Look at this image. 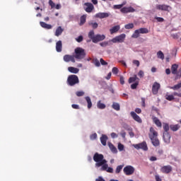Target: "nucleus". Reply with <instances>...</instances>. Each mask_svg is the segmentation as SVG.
Masks as SVG:
<instances>
[{
	"label": "nucleus",
	"instance_id": "obj_1",
	"mask_svg": "<svg viewBox=\"0 0 181 181\" xmlns=\"http://www.w3.org/2000/svg\"><path fill=\"white\" fill-rule=\"evenodd\" d=\"M93 160L96 163L95 164V168H101V166L107 163V160L104 159V155L98 153L94 154Z\"/></svg>",
	"mask_w": 181,
	"mask_h": 181
},
{
	"label": "nucleus",
	"instance_id": "obj_2",
	"mask_svg": "<svg viewBox=\"0 0 181 181\" xmlns=\"http://www.w3.org/2000/svg\"><path fill=\"white\" fill-rule=\"evenodd\" d=\"M88 36L93 43H98V42H103L105 39V35L97 34L95 35L94 30H93L88 33Z\"/></svg>",
	"mask_w": 181,
	"mask_h": 181
},
{
	"label": "nucleus",
	"instance_id": "obj_3",
	"mask_svg": "<svg viewBox=\"0 0 181 181\" xmlns=\"http://www.w3.org/2000/svg\"><path fill=\"white\" fill-rule=\"evenodd\" d=\"M75 55L74 57L75 59H77L78 60H81L86 57V51L84 49L81 47H76L75 49Z\"/></svg>",
	"mask_w": 181,
	"mask_h": 181
},
{
	"label": "nucleus",
	"instance_id": "obj_4",
	"mask_svg": "<svg viewBox=\"0 0 181 181\" xmlns=\"http://www.w3.org/2000/svg\"><path fill=\"white\" fill-rule=\"evenodd\" d=\"M67 83L71 87H73V86H76V84H78V76H77L76 75L69 76L67 78Z\"/></svg>",
	"mask_w": 181,
	"mask_h": 181
},
{
	"label": "nucleus",
	"instance_id": "obj_5",
	"mask_svg": "<svg viewBox=\"0 0 181 181\" xmlns=\"http://www.w3.org/2000/svg\"><path fill=\"white\" fill-rule=\"evenodd\" d=\"M140 33H141L142 35L149 33V30H148V28H141L138 30H136L132 35V37H134V39H138V37H139Z\"/></svg>",
	"mask_w": 181,
	"mask_h": 181
},
{
	"label": "nucleus",
	"instance_id": "obj_6",
	"mask_svg": "<svg viewBox=\"0 0 181 181\" xmlns=\"http://www.w3.org/2000/svg\"><path fill=\"white\" fill-rule=\"evenodd\" d=\"M132 146H134L135 149H137V151H139V149H142V151H148V144H146V141H143L139 144H133Z\"/></svg>",
	"mask_w": 181,
	"mask_h": 181
},
{
	"label": "nucleus",
	"instance_id": "obj_7",
	"mask_svg": "<svg viewBox=\"0 0 181 181\" xmlns=\"http://www.w3.org/2000/svg\"><path fill=\"white\" fill-rule=\"evenodd\" d=\"M156 9H157V11L170 12V11H172V7L166 4H156Z\"/></svg>",
	"mask_w": 181,
	"mask_h": 181
},
{
	"label": "nucleus",
	"instance_id": "obj_8",
	"mask_svg": "<svg viewBox=\"0 0 181 181\" xmlns=\"http://www.w3.org/2000/svg\"><path fill=\"white\" fill-rule=\"evenodd\" d=\"M125 37H127V35L123 33L118 36H116L115 37L112 39L111 41L112 42V43H124Z\"/></svg>",
	"mask_w": 181,
	"mask_h": 181
},
{
	"label": "nucleus",
	"instance_id": "obj_9",
	"mask_svg": "<svg viewBox=\"0 0 181 181\" xmlns=\"http://www.w3.org/2000/svg\"><path fill=\"white\" fill-rule=\"evenodd\" d=\"M123 172L126 176H131V175H134L135 168L132 165H127L124 168Z\"/></svg>",
	"mask_w": 181,
	"mask_h": 181
},
{
	"label": "nucleus",
	"instance_id": "obj_10",
	"mask_svg": "<svg viewBox=\"0 0 181 181\" xmlns=\"http://www.w3.org/2000/svg\"><path fill=\"white\" fill-rule=\"evenodd\" d=\"M120 12H122V13H132L135 12V8L132 6L123 7L120 9Z\"/></svg>",
	"mask_w": 181,
	"mask_h": 181
},
{
	"label": "nucleus",
	"instance_id": "obj_11",
	"mask_svg": "<svg viewBox=\"0 0 181 181\" xmlns=\"http://www.w3.org/2000/svg\"><path fill=\"white\" fill-rule=\"evenodd\" d=\"M64 61L66 63H69V62H71L72 63H76V59L74 55L66 54L64 56Z\"/></svg>",
	"mask_w": 181,
	"mask_h": 181
},
{
	"label": "nucleus",
	"instance_id": "obj_12",
	"mask_svg": "<svg viewBox=\"0 0 181 181\" xmlns=\"http://www.w3.org/2000/svg\"><path fill=\"white\" fill-rule=\"evenodd\" d=\"M159 88H160V84L158 82H155L152 86V93L154 95H156V94H158Z\"/></svg>",
	"mask_w": 181,
	"mask_h": 181
},
{
	"label": "nucleus",
	"instance_id": "obj_13",
	"mask_svg": "<svg viewBox=\"0 0 181 181\" xmlns=\"http://www.w3.org/2000/svg\"><path fill=\"white\" fill-rule=\"evenodd\" d=\"M100 170H105L107 172V173H114V169L111 167H108V164H107V163L102 165Z\"/></svg>",
	"mask_w": 181,
	"mask_h": 181
},
{
	"label": "nucleus",
	"instance_id": "obj_14",
	"mask_svg": "<svg viewBox=\"0 0 181 181\" xmlns=\"http://www.w3.org/2000/svg\"><path fill=\"white\" fill-rule=\"evenodd\" d=\"M172 166L170 165H164L160 168V172H162V173H170V172H172Z\"/></svg>",
	"mask_w": 181,
	"mask_h": 181
},
{
	"label": "nucleus",
	"instance_id": "obj_15",
	"mask_svg": "<svg viewBox=\"0 0 181 181\" xmlns=\"http://www.w3.org/2000/svg\"><path fill=\"white\" fill-rule=\"evenodd\" d=\"M148 136H149L150 139H152L153 138H157L158 132H156V130H155V129L153 127H151L150 132L148 134Z\"/></svg>",
	"mask_w": 181,
	"mask_h": 181
},
{
	"label": "nucleus",
	"instance_id": "obj_16",
	"mask_svg": "<svg viewBox=\"0 0 181 181\" xmlns=\"http://www.w3.org/2000/svg\"><path fill=\"white\" fill-rule=\"evenodd\" d=\"M84 6H87L85 8L86 12H87L88 13H91V12H93V10L94 9V6L93 5V4H91V3H85Z\"/></svg>",
	"mask_w": 181,
	"mask_h": 181
},
{
	"label": "nucleus",
	"instance_id": "obj_17",
	"mask_svg": "<svg viewBox=\"0 0 181 181\" xmlns=\"http://www.w3.org/2000/svg\"><path fill=\"white\" fill-rule=\"evenodd\" d=\"M163 138L165 144H170V134L169 132H163Z\"/></svg>",
	"mask_w": 181,
	"mask_h": 181
},
{
	"label": "nucleus",
	"instance_id": "obj_18",
	"mask_svg": "<svg viewBox=\"0 0 181 181\" xmlns=\"http://www.w3.org/2000/svg\"><path fill=\"white\" fill-rule=\"evenodd\" d=\"M130 114H131L133 119H134V121H136V122H139V124H141L142 122V119H141V117L139 116H138V115H136V113L135 112H131Z\"/></svg>",
	"mask_w": 181,
	"mask_h": 181
},
{
	"label": "nucleus",
	"instance_id": "obj_19",
	"mask_svg": "<svg viewBox=\"0 0 181 181\" xmlns=\"http://www.w3.org/2000/svg\"><path fill=\"white\" fill-rule=\"evenodd\" d=\"M153 122L158 127V128H162V122L159 119L155 116L152 117Z\"/></svg>",
	"mask_w": 181,
	"mask_h": 181
},
{
	"label": "nucleus",
	"instance_id": "obj_20",
	"mask_svg": "<svg viewBox=\"0 0 181 181\" xmlns=\"http://www.w3.org/2000/svg\"><path fill=\"white\" fill-rule=\"evenodd\" d=\"M95 18H99V19H104V18H108L110 13H98L95 14Z\"/></svg>",
	"mask_w": 181,
	"mask_h": 181
},
{
	"label": "nucleus",
	"instance_id": "obj_21",
	"mask_svg": "<svg viewBox=\"0 0 181 181\" xmlns=\"http://www.w3.org/2000/svg\"><path fill=\"white\" fill-rule=\"evenodd\" d=\"M63 49V44L62 43V40H59L56 43V50L58 53H60Z\"/></svg>",
	"mask_w": 181,
	"mask_h": 181
},
{
	"label": "nucleus",
	"instance_id": "obj_22",
	"mask_svg": "<svg viewBox=\"0 0 181 181\" xmlns=\"http://www.w3.org/2000/svg\"><path fill=\"white\" fill-rule=\"evenodd\" d=\"M107 141H108V136H107L105 134H103L100 137V142L103 146L107 145Z\"/></svg>",
	"mask_w": 181,
	"mask_h": 181
},
{
	"label": "nucleus",
	"instance_id": "obj_23",
	"mask_svg": "<svg viewBox=\"0 0 181 181\" xmlns=\"http://www.w3.org/2000/svg\"><path fill=\"white\" fill-rule=\"evenodd\" d=\"M150 139L153 146H159V145H160V142L159 141V139H158V137H154Z\"/></svg>",
	"mask_w": 181,
	"mask_h": 181
},
{
	"label": "nucleus",
	"instance_id": "obj_24",
	"mask_svg": "<svg viewBox=\"0 0 181 181\" xmlns=\"http://www.w3.org/2000/svg\"><path fill=\"white\" fill-rule=\"evenodd\" d=\"M40 25L41 28H43L44 29L49 30V29H52V25L47 24L43 21H40Z\"/></svg>",
	"mask_w": 181,
	"mask_h": 181
},
{
	"label": "nucleus",
	"instance_id": "obj_25",
	"mask_svg": "<svg viewBox=\"0 0 181 181\" xmlns=\"http://www.w3.org/2000/svg\"><path fill=\"white\" fill-rule=\"evenodd\" d=\"M170 129L173 132H176V131H179V129H180V125H179V124H171V125H170Z\"/></svg>",
	"mask_w": 181,
	"mask_h": 181
},
{
	"label": "nucleus",
	"instance_id": "obj_26",
	"mask_svg": "<svg viewBox=\"0 0 181 181\" xmlns=\"http://www.w3.org/2000/svg\"><path fill=\"white\" fill-rule=\"evenodd\" d=\"M179 68V65L174 64L171 66V73L173 74H177V69Z\"/></svg>",
	"mask_w": 181,
	"mask_h": 181
},
{
	"label": "nucleus",
	"instance_id": "obj_27",
	"mask_svg": "<svg viewBox=\"0 0 181 181\" xmlns=\"http://www.w3.org/2000/svg\"><path fill=\"white\" fill-rule=\"evenodd\" d=\"M64 31V29H63L62 26L57 27L55 31V36H57V37L60 36V35H62Z\"/></svg>",
	"mask_w": 181,
	"mask_h": 181
},
{
	"label": "nucleus",
	"instance_id": "obj_28",
	"mask_svg": "<svg viewBox=\"0 0 181 181\" xmlns=\"http://www.w3.org/2000/svg\"><path fill=\"white\" fill-rule=\"evenodd\" d=\"M68 71L70 73H73L74 74H77V73H78V71H80V69H78V68H75V67H73V66H69L68 68Z\"/></svg>",
	"mask_w": 181,
	"mask_h": 181
},
{
	"label": "nucleus",
	"instance_id": "obj_29",
	"mask_svg": "<svg viewBox=\"0 0 181 181\" xmlns=\"http://www.w3.org/2000/svg\"><path fill=\"white\" fill-rule=\"evenodd\" d=\"M85 100L88 104V110L91 109V107H93V103L91 102V98H90V96L85 97Z\"/></svg>",
	"mask_w": 181,
	"mask_h": 181
},
{
	"label": "nucleus",
	"instance_id": "obj_30",
	"mask_svg": "<svg viewBox=\"0 0 181 181\" xmlns=\"http://www.w3.org/2000/svg\"><path fill=\"white\" fill-rule=\"evenodd\" d=\"M119 29H120L119 25H115L110 30V32L111 35H114V33H117V32H118V30H119Z\"/></svg>",
	"mask_w": 181,
	"mask_h": 181
},
{
	"label": "nucleus",
	"instance_id": "obj_31",
	"mask_svg": "<svg viewBox=\"0 0 181 181\" xmlns=\"http://www.w3.org/2000/svg\"><path fill=\"white\" fill-rule=\"evenodd\" d=\"M87 21V16L86 15H83L81 18H80V23H79V25L80 26H83V25H84V23H86V21Z\"/></svg>",
	"mask_w": 181,
	"mask_h": 181
},
{
	"label": "nucleus",
	"instance_id": "obj_32",
	"mask_svg": "<svg viewBox=\"0 0 181 181\" xmlns=\"http://www.w3.org/2000/svg\"><path fill=\"white\" fill-rule=\"evenodd\" d=\"M170 90H173L174 91H176L177 90H180L181 88V82L175 85L174 86H170L168 87Z\"/></svg>",
	"mask_w": 181,
	"mask_h": 181
},
{
	"label": "nucleus",
	"instance_id": "obj_33",
	"mask_svg": "<svg viewBox=\"0 0 181 181\" xmlns=\"http://www.w3.org/2000/svg\"><path fill=\"white\" fill-rule=\"evenodd\" d=\"M105 107H106L105 104L101 103V100L98 101L97 107L99 110H105Z\"/></svg>",
	"mask_w": 181,
	"mask_h": 181
},
{
	"label": "nucleus",
	"instance_id": "obj_34",
	"mask_svg": "<svg viewBox=\"0 0 181 181\" xmlns=\"http://www.w3.org/2000/svg\"><path fill=\"white\" fill-rule=\"evenodd\" d=\"M108 146L110 149L112 151V152H113L114 153H117V150L115 146H114V144H112V143H108Z\"/></svg>",
	"mask_w": 181,
	"mask_h": 181
},
{
	"label": "nucleus",
	"instance_id": "obj_35",
	"mask_svg": "<svg viewBox=\"0 0 181 181\" xmlns=\"http://www.w3.org/2000/svg\"><path fill=\"white\" fill-rule=\"evenodd\" d=\"M88 25L89 26H91V28H93V29H97V28H98V23L91 21L88 22Z\"/></svg>",
	"mask_w": 181,
	"mask_h": 181
},
{
	"label": "nucleus",
	"instance_id": "obj_36",
	"mask_svg": "<svg viewBox=\"0 0 181 181\" xmlns=\"http://www.w3.org/2000/svg\"><path fill=\"white\" fill-rule=\"evenodd\" d=\"M92 63L96 66V67H100L101 66V64L100 63V61L97 59H92Z\"/></svg>",
	"mask_w": 181,
	"mask_h": 181
},
{
	"label": "nucleus",
	"instance_id": "obj_37",
	"mask_svg": "<svg viewBox=\"0 0 181 181\" xmlns=\"http://www.w3.org/2000/svg\"><path fill=\"white\" fill-rule=\"evenodd\" d=\"M112 107L113 108V110H115V111H119V110L121 109L119 104L115 102L113 103Z\"/></svg>",
	"mask_w": 181,
	"mask_h": 181
},
{
	"label": "nucleus",
	"instance_id": "obj_38",
	"mask_svg": "<svg viewBox=\"0 0 181 181\" xmlns=\"http://www.w3.org/2000/svg\"><path fill=\"white\" fill-rule=\"evenodd\" d=\"M124 5H127V1H124L122 4L114 5V6H113V8H114L115 9H122V7H123Z\"/></svg>",
	"mask_w": 181,
	"mask_h": 181
},
{
	"label": "nucleus",
	"instance_id": "obj_39",
	"mask_svg": "<svg viewBox=\"0 0 181 181\" xmlns=\"http://www.w3.org/2000/svg\"><path fill=\"white\" fill-rule=\"evenodd\" d=\"M136 80H139V78L138 76H136V75H134L133 77H130L129 78V84H131V83H134L135 82Z\"/></svg>",
	"mask_w": 181,
	"mask_h": 181
},
{
	"label": "nucleus",
	"instance_id": "obj_40",
	"mask_svg": "<svg viewBox=\"0 0 181 181\" xmlns=\"http://www.w3.org/2000/svg\"><path fill=\"white\" fill-rule=\"evenodd\" d=\"M157 57L158 59H160L161 60H163L165 59V54H163V52H162V51H158L157 52Z\"/></svg>",
	"mask_w": 181,
	"mask_h": 181
},
{
	"label": "nucleus",
	"instance_id": "obj_41",
	"mask_svg": "<svg viewBox=\"0 0 181 181\" xmlns=\"http://www.w3.org/2000/svg\"><path fill=\"white\" fill-rule=\"evenodd\" d=\"M165 100L168 101H173L175 100V96L173 95H165Z\"/></svg>",
	"mask_w": 181,
	"mask_h": 181
},
{
	"label": "nucleus",
	"instance_id": "obj_42",
	"mask_svg": "<svg viewBox=\"0 0 181 181\" xmlns=\"http://www.w3.org/2000/svg\"><path fill=\"white\" fill-rule=\"evenodd\" d=\"M163 128L164 129V132H169V124L163 123Z\"/></svg>",
	"mask_w": 181,
	"mask_h": 181
},
{
	"label": "nucleus",
	"instance_id": "obj_43",
	"mask_svg": "<svg viewBox=\"0 0 181 181\" xmlns=\"http://www.w3.org/2000/svg\"><path fill=\"white\" fill-rule=\"evenodd\" d=\"M122 168H124V165H118L116 168L115 173H117V174L120 173L121 171L122 170Z\"/></svg>",
	"mask_w": 181,
	"mask_h": 181
},
{
	"label": "nucleus",
	"instance_id": "obj_44",
	"mask_svg": "<svg viewBox=\"0 0 181 181\" xmlns=\"http://www.w3.org/2000/svg\"><path fill=\"white\" fill-rule=\"evenodd\" d=\"M139 84V81H136L134 83H132L131 85V88L132 90H135L137 87H138V85Z\"/></svg>",
	"mask_w": 181,
	"mask_h": 181
},
{
	"label": "nucleus",
	"instance_id": "obj_45",
	"mask_svg": "<svg viewBox=\"0 0 181 181\" xmlns=\"http://www.w3.org/2000/svg\"><path fill=\"white\" fill-rule=\"evenodd\" d=\"M117 148H118V149H119V151L120 152H122V151H124V144H121V143H119V144H118V146H117Z\"/></svg>",
	"mask_w": 181,
	"mask_h": 181
},
{
	"label": "nucleus",
	"instance_id": "obj_46",
	"mask_svg": "<svg viewBox=\"0 0 181 181\" xmlns=\"http://www.w3.org/2000/svg\"><path fill=\"white\" fill-rule=\"evenodd\" d=\"M125 29H134V23H129L125 25Z\"/></svg>",
	"mask_w": 181,
	"mask_h": 181
},
{
	"label": "nucleus",
	"instance_id": "obj_47",
	"mask_svg": "<svg viewBox=\"0 0 181 181\" xmlns=\"http://www.w3.org/2000/svg\"><path fill=\"white\" fill-rule=\"evenodd\" d=\"M100 64H102V66H107L108 65V63L105 61H104V59L101 58L100 59Z\"/></svg>",
	"mask_w": 181,
	"mask_h": 181
},
{
	"label": "nucleus",
	"instance_id": "obj_48",
	"mask_svg": "<svg viewBox=\"0 0 181 181\" xmlns=\"http://www.w3.org/2000/svg\"><path fill=\"white\" fill-rule=\"evenodd\" d=\"M77 97H83V95H84V91L81 90V91H77L76 93Z\"/></svg>",
	"mask_w": 181,
	"mask_h": 181
},
{
	"label": "nucleus",
	"instance_id": "obj_49",
	"mask_svg": "<svg viewBox=\"0 0 181 181\" xmlns=\"http://www.w3.org/2000/svg\"><path fill=\"white\" fill-rule=\"evenodd\" d=\"M138 76L139 77H140V78H143L144 76H145V73L144 72V71L140 70L138 73Z\"/></svg>",
	"mask_w": 181,
	"mask_h": 181
},
{
	"label": "nucleus",
	"instance_id": "obj_50",
	"mask_svg": "<svg viewBox=\"0 0 181 181\" xmlns=\"http://www.w3.org/2000/svg\"><path fill=\"white\" fill-rule=\"evenodd\" d=\"M100 46H101L102 47H107V46H108V42L105 41V42H100Z\"/></svg>",
	"mask_w": 181,
	"mask_h": 181
},
{
	"label": "nucleus",
	"instance_id": "obj_51",
	"mask_svg": "<svg viewBox=\"0 0 181 181\" xmlns=\"http://www.w3.org/2000/svg\"><path fill=\"white\" fill-rule=\"evenodd\" d=\"M90 139L92 141H94V139H97V133H94L93 134L90 135Z\"/></svg>",
	"mask_w": 181,
	"mask_h": 181
},
{
	"label": "nucleus",
	"instance_id": "obj_52",
	"mask_svg": "<svg viewBox=\"0 0 181 181\" xmlns=\"http://www.w3.org/2000/svg\"><path fill=\"white\" fill-rule=\"evenodd\" d=\"M155 19L157 20V22H165V19L162 17H155Z\"/></svg>",
	"mask_w": 181,
	"mask_h": 181
},
{
	"label": "nucleus",
	"instance_id": "obj_53",
	"mask_svg": "<svg viewBox=\"0 0 181 181\" xmlns=\"http://www.w3.org/2000/svg\"><path fill=\"white\" fill-rule=\"evenodd\" d=\"M83 36L80 35L78 37V38H76V42H78V43H81V42H83Z\"/></svg>",
	"mask_w": 181,
	"mask_h": 181
},
{
	"label": "nucleus",
	"instance_id": "obj_54",
	"mask_svg": "<svg viewBox=\"0 0 181 181\" xmlns=\"http://www.w3.org/2000/svg\"><path fill=\"white\" fill-rule=\"evenodd\" d=\"M112 71L113 74H118V68L113 67L112 69Z\"/></svg>",
	"mask_w": 181,
	"mask_h": 181
},
{
	"label": "nucleus",
	"instance_id": "obj_55",
	"mask_svg": "<svg viewBox=\"0 0 181 181\" xmlns=\"http://www.w3.org/2000/svg\"><path fill=\"white\" fill-rule=\"evenodd\" d=\"M71 107L74 110H80V106L78 105L73 104L71 105Z\"/></svg>",
	"mask_w": 181,
	"mask_h": 181
},
{
	"label": "nucleus",
	"instance_id": "obj_56",
	"mask_svg": "<svg viewBox=\"0 0 181 181\" xmlns=\"http://www.w3.org/2000/svg\"><path fill=\"white\" fill-rule=\"evenodd\" d=\"M173 95H174V97H180L181 98V93L174 92L173 93Z\"/></svg>",
	"mask_w": 181,
	"mask_h": 181
},
{
	"label": "nucleus",
	"instance_id": "obj_57",
	"mask_svg": "<svg viewBox=\"0 0 181 181\" xmlns=\"http://www.w3.org/2000/svg\"><path fill=\"white\" fill-rule=\"evenodd\" d=\"M133 64H135L137 67H139V60H134L133 61Z\"/></svg>",
	"mask_w": 181,
	"mask_h": 181
},
{
	"label": "nucleus",
	"instance_id": "obj_58",
	"mask_svg": "<svg viewBox=\"0 0 181 181\" xmlns=\"http://www.w3.org/2000/svg\"><path fill=\"white\" fill-rule=\"evenodd\" d=\"M149 160H151V162H155V160H158V158L155 156H151L150 157Z\"/></svg>",
	"mask_w": 181,
	"mask_h": 181
},
{
	"label": "nucleus",
	"instance_id": "obj_59",
	"mask_svg": "<svg viewBox=\"0 0 181 181\" xmlns=\"http://www.w3.org/2000/svg\"><path fill=\"white\" fill-rule=\"evenodd\" d=\"M49 5L51 6V8H54L55 4H54V3L53 2V1L49 0Z\"/></svg>",
	"mask_w": 181,
	"mask_h": 181
},
{
	"label": "nucleus",
	"instance_id": "obj_60",
	"mask_svg": "<svg viewBox=\"0 0 181 181\" xmlns=\"http://www.w3.org/2000/svg\"><path fill=\"white\" fill-rule=\"evenodd\" d=\"M120 84H125V81H124V76H120Z\"/></svg>",
	"mask_w": 181,
	"mask_h": 181
},
{
	"label": "nucleus",
	"instance_id": "obj_61",
	"mask_svg": "<svg viewBox=\"0 0 181 181\" xmlns=\"http://www.w3.org/2000/svg\"><path fill=\"white\" fill-rule=\"evenodd\" d=\"M111 137L112 138H118V134H116L115 133H114V132H112V133H111Z\"/></svg>",
	"mask_w": 181,
	"mask_h": 181
},
{
	"label": "nucleus",
	"instance_id": "obj_62",
	"mask_svg": "<svg viewBox=\"0 0 181 181\" xmlns=\"http://www.w3.org/2000/svg\"><path fill=\"white\" fill-rule=\"evenodd\" d=\"M135 112L137 113V114H141V112H142V110H141V108H136L135 110Z\"/></svg>",
	"mask_w": 181,
	"mask_h": 181
},
{
	"label": "nucleus",
	"instance_id": "obj_63",
	"mask_svg": "<svg viewBox=\"0 0 181 181\" xmlns=\"http://www.w3.org/2000/svg\"><path fill=\"white\" fill-rule=\"evenodd\" d=\"M95 181H105V180H104V178H103V177H98Z\"/></svg>",
	"mask_w": 181,
	"mask_h": 181
},
{
	"label": "nucleus",
	"instance_id": "obj_64",
	"mask_svg": "<svg viewBox=\"0 0 181 181\" xmlns=\"http://www.w3.org/2000/svg\"><path fill=\"white\" fill-rule=\"evenodd\" d=\"M155 177L156 181H162V179L160 177H159V175H156Z\"/></svg>",
	"mask_w": 181,
	"mask_h": 181
}]
</instances>
